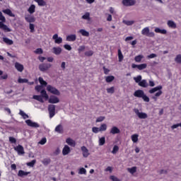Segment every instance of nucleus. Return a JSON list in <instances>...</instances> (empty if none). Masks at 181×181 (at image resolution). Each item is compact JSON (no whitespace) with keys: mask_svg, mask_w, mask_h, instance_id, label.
Masks as SVG:
<instances>
[{"mask_svg":"<svg viewBox=\"0 0 181 181\" xmlns=\"http://www.w3.org/2000/svg\"><path fill=\"white\" fill-rule=\"evenodd\" d=\"M134 96L137 98H142L145 103H149V97L146 96L145 92L142 90H137L134 93Z\"/></svg>","mask_w":181,"mask_h":181,"instance_id":"obj_1","label":"nucleus"},{"mask_svg":"<svg viewBox=\"0 0 181 181\" xmlns=\"http://www.w3.org/2000/svg\"><path fill=\"white\" fill-rule=\"evenodd\" d=\"M161 90H162V86H156V87L153 88L151 90H149L148 93L150 94H153L154 93H156V91H158L155 94V96L160 97V95H162V94H163V92Z\"/></svg>","mask_w":181,"mask_h":181,"instance_id":"obj_2","label":"nucleus"},{"mask_svg":"<svg viewBox=\"0 0 181 181\" xmlns=\"http://www.w3.org/2000/svg\"><path fill=\"white\" fill-rule=\"evenodd\" d=\"M141 35H143L144 36H147L148 37H155V33L150 32L148 27L144 28L141 30Z\"/></svg>","mask_w":181,"mask_h":181,"instance_id":"obj_3","label":"nucleus"},{"mask_svg":"<svg viewBox=\"0 0 181 181\" xmlns=\"http://www.w3.org/2000/svg\"><path fill=\"white\" fill-rule=\"evenodd\" d=\"M47 90L49 91V93H51V94H54V95H60V91L51 85H48L47 86Z\"/></svg>","mask_w":181,"mask_h":181,"instance_id":"obj_4","label":"nucleus"},{"mask_svg":"<svg viewBox=\"0 0 181 181\" xmlns=\"http://www.w3.org/2000/svg\"><path fill=\"white\" fill-rule=\"evenodd\" d=\"M50 67H52V64L43 63L39 65V70L40 71L45 72L47 71Z\"/></svg>","mask_w":181,"mask_h":181,"instance_id":"obj_5","label":"nucleus"},{"mask_svg":"<svg viewBox=\"0 0 181 181\" xmlns=\"http://www.w3.org/2000/svg\"><path fill=\"white\" fill-rule=\"evenodd\" d=\"M48 111L49 114V118H53L54 115H56V105H48Z\"/></svg>","mask_w":181,"mask_h":181,"instance_id":"obj_6","label":"nucleus"},{"mask_svg":"<svg viewBox=\"0 0 181 181\" xmlns=\"http://www.w3.org/2000/svg\"><path fill=\"white\" fill-rule=\"evenodd\" d=\"M134 112L140 119H146V118H148V115L146 113L142 112H140L138 109H134Z\"/></svg>","mask_w":181,"mask_h":181,"instance_id":"obj_7","label":"nucleus"},{"mask_svg":"<svg viewBox=\"0 0 181 181\" xmlns=\"http://www.w3.org/2000/svg\"><path fill=\"white\" fill-rule=\"evenodd\" d=\"M122 5L124 6H134L135 4H136V1L135 0H122Z\"/></svg>","mask_w":181,"mask_h":181,"instance_id":"obj_8","label":"nucleus"},{"mask_svg":"<svg viewBox=\"0 0 181 181\" xmlns=\"http://www.w3.org/2000/svg\"><path fill=\"white\" fill-rule=\"evenodd\" d=\"M25 124H27L28 127H31V128H39V127H40L37 122H33L31 119L25 120Z\"/></svg>","mask_w":181,"mask_h":181,"instance_id":"obj_9","label":"nucleus"},{"mask_svg":"<svg viewBox=\"0 0 181 181\" xmlns=\"http://www.w3.org/2000/svg\"><path fill=\"white\" fill-rule=\"evenodd\" d=\"M48 103L49 104H57V103H60V100L57 96L51 95L48 100Z\"/></svg>","mask_w":181,"mask_h":181,"instance_id":"obj_10","label":"nucleus"},{"mask_svg":"<svg viewBox=\"0 0 181 181\" xmlns=\"http://www.w3.org/2000/svg\"><path fill=\"white\" fill-rule=\"evenodd\" d=\"M148 66V64H141L139 65H136L135 64H132V69H138L139 70H144V69H146Z\"/></svg>","mask_w":181,"mask_h":181,"instance_id":"obj_11","label":"nucleus"},{"mask_svg":"<svg viewBox=\"0 0 181 181\" xmlns=\"http://www.w3.org/2000/svg\"><path fill=\"white\" fill-rule=\"evenodd\" d=\"M53 40H54V43L57 45H60L61 43H63V38L62 37H59V35L54 34L52 36Z\"/></svg>","mask_w":181,"mask_h":181,"instance_id":"obj_12","label":"nucleus"},{"mask_svg":"<svg viewBox=\"0 0 181 181\" xmlns=\"http://www.w3.org/2000/svg\"><path fill=\"white\" fill-rule=\"evenodd\" d=\"M14 150H16V151L18 152V155H25V149L23 148V146H22L21 145H18L14 147Z\"/></svg>","mask_w":181,"mask_h":181,"instance_id":"obj_13","label":"nucleus"},{"mask_svg":"<svg viewBox=\"0 0 181 181\" xmlns=\"http://www.w3.org/2000/svg\"><path fill=\"white\" fill-rule=\"evenodd\" d=\"M81 151H82L83 158H88V156H90V153L88 152V148H87V147L83 146L81 148Z\"/></svg>","mask_w":181,"mask_h":181,"instance_id":"obj_14","label":"nucleus"},{"mask_svg":"<svg viewBox=\"0 0 181 181\" xmlns=\"http://www.w3.org/2000/svg\"><path fill=\"white\" fill-rule=\"evenodd\" d=\"M52 53L56 54V56L62 54V48L60 47H54L52 48Z\"/></svg>","mask_w":181,"mask_h":181,"instance_id":"obj_15","label":"nucleus"},{"mask_svg":"<svg viewBox=\"0 0 181 181\" xmlns=\"http://www.w3.org/2000/svg\"><path fill=\"white\" fill-rule=\"evenodd\" d=\"M15 67L18 71H20V73H22V71H23V69H25L23 65H22V64H20L19 62L15 63Z\"/></svg>","mask_w":181,"mask_h":181,"instance_id":"obj_16","label":"nucleus"},{"mask_svg":"<svg viewBox=\"0 0 181 181\" xmlns=\"http://www.w3.org/2000/svg\"><path fill=\"white\" fill-rule=\"evenodd\" d=\"M69 152H71L70 147L67 145H65L62 150V155L66 156V155H69Z\"/></svg>","mask_w":181,"mask_h":181,"instance_id":"obj_17","label":"nucleus"},{"mask_svg":"<svg viewBox=\"0 0 181 181\" xmlns=\"http://www.w3.org/2000/svg\"><path fill=\"white\" fill-rule=\"evenodd\" d=\"M121 133V130H119V129H118V127L114 126L112 127V129H110V134H112V135H115L116 134H120Z\"/></svg>","mask_w":181,"mask_h":181,"instance_id":"obj_18","label":"nucleus"},{"mask_svg":"<svg viewBox=\"0 0 181 181\" xmlns=\"http://www.w3.org/2000/svg\"><path fill=\"white\" fill-rule=\"evenodd\" d=\"M55 132H57V134H63L64 132V129H63V125L62 124H58L54 129Z\"/></svg>","mask_w":181,"mask_h":181,"instance_id":"obj_19","label":"nucleus"},{"mask_svg":"<svg viewBox=\"0 0 181 181\" xmlns=\"http://www.w3.org/2000/svg\"><path fill=\"white\" fill-rule=\"evenodd\" d=\"M28 175H30V172H25L22 170H20L18 173L19 177H25V176H28Z\"/></svg>","mask_w":181,"mask_h":181,"instance_id":"obj_20","label":"nucleus"},{"mask_svg":"<svg viewBox=\"0 0 181 181\" xmlns=\"http://www.w3.org/2000/svg\"><path fill=\"white\" fill-rule=\"evenodd\" d=\"M66 142L67 144L69 145V146H76V141L73 140L71 138L66 139Z\"/></svg>","mask_w":181,"mask_h":181,"instance_id":"obj_21","label":"nucleus"},{"mask_svg":"<svg viewBox=\"0 0 181 181\" xmlns=\"http://www.w3.org/2000/svg\"><path fill=\"white\" fill-rule=\"evenodd\" d=\"M167 25L169 28H171V29H176L177 28L176 23L173 21H168Z\"/></svg>","mask_w":181,"mask_h":181,"instance_id":"obj_22","label":"nucleus"},{"mask_svg":"<svg viewBox=\"0 0 181 181\" xmlns=\"http://www.w3.org/2000/svg\"><path fill=\"white\" fill-rule=\"evenodd\" d=\"M154 32H156V33H161V35H166V33H168V31L166 30H161L159 28H156Z\"/></svg>","mask_w":181,"mask_h":181,"instance_id":"obj_23","label":"nucleus"},{"mask_svg":"<svg viewBox=\"0 0 181 181\" xmlns=\"http://www.w3.org/2000/svg\"><path fill=\"white\" fill-rule=\"evenodd\" d=\"M77 39V36L76 35H69L66 37L67 42H74Z\"/></svg>","mask_w":181,"mask_h":181,"instance_id":"obj_24","label":"nucleus"},{"mask_svg":"<svg viewBox=\"0 0 181 181\" xmlns=\"http://www.w3.org/2000/svg\"><path fill=\"white\" fill-rule=\"evenodd\" d=\"M139 86L140 87H144V88H146L149 85L148 84V82L146 81V80L143 79L139 82Z\"/></svg>","mask_w":181,"mask_h":181,"instance_id":"obj_25","label":"nucleus"},{"mask_svg":"<svg viewBox=\"0 0 181 181\" xmlns=\"http://www.w3.org/2000/svg\"><path fill=\"white\" fill-rule=\"evenodd\" d=\"M0 29H3L6 32H11V29L8 28V25L4 24L2 22H0Z\"/></svg>","mask_w":181,"mask_h":181,"instance_id":"obj_26","label":"nucleus"},{"mask_svg":"<svg viewBox=\"0 0 181 181\" xmlns=\"http://www.w3.org/2000/svg\"><path fill=\"white\" fill-rule=\"evenodd\" d=\"M3 42H4L6 45H8L9 46L13 45V40H10L8 37H3Z\"/></svg>","mask_w":181,"mask_h":181,"instance_id":"obj_27","label":"nucleus"},{"mask_svg":"<svg viewBox=\"0 0 181 181\" xmlns=\"http://www.w3.org/2000/svg\"><path fill=\"white\" fill-rule=\"evenodd\" d=\"M4 13H6V15H8V16H11L12 18H14L15 14L12 13V11L11 9L7 8L5 10H3Z\"/></svg>","mask_w":181,"mask_h":181,"instance_id":"obj_28","label":"nucleus"},{"mask_svg":"<svg viewBox=\"0 0 181 181\" xmlns=\"http://www.w3.org/2000/svg\"><path fill=\"white\" fill-rule=\"evenodd\" d=\"M52 162V160L49 158H44L42 160V163L44 165V166H47L48 165H50V163Z\"/></svg>","mask_w":181,"mask_h":181,"instance_id":"obj_29","label":"nucleus"},{"mask_svg":"<svg viewBox=\"0 0 181 181\" xmlns=\"http://www.w3.org/2000/svg\"><path fill=\"white\" fill-rule=\"evenodd\" d=\"M40 93L41 97H42V98H45V100H49V95H47L46 90L43 89L40 91Z\"/></svg>","mask_w":181,"mask_h":181,"instance_id":"obj_30","label":"nucleus"},{"mask_svg":"<svg viewBox=\"0 0 181 181\" xmlns=\"http://www.w3.org/2000/svg\"><path fill=\"white\" fill-rule=\"evenodd\" d=\"M33 98L34 100H37V101H40V103H45V100H43V98H42V95H34L33 96Z\"/></svg>","mask_w":181,"mask_h":181,"instance_id":"obj_31","label":"nucleus"},{"mask_svg":"<svg viewBox=\"0 0 181 181\" xmlns=\"http://www.w3.org/2000/svg\"><path fill=\"white\" fill-rule=\"evenodd\" d=\"M79 33H81L82 35V36H86V37H88V36H90V33H88V31H86L84 29L80 30Z\"/></svg>","mask_w":181,"mask_h":181,"instance_id":"obj_32","label":"nucleus"},{"mask_svg":"<svg viewBox=\"0 0 181 181\" xmlns=\"http://www.w3.org/2000/svg\"><path fill=\"white\" fill-rule=\"evenodd\" d=\"M114 80H115V77L114 76H108L105 77L106 83H112Z\"/></svg>","mask_w":181,"mask_h":181,"instance_id":"obj_33","label":"nucleus"},{"mask_svg":"<svg viewBox=\"0 0 181 181\" xmlns=\"http://www.w3.org/2000/svg\"><path fill=\"white\" fill-rule=\"evenodd\" d=\"M35 2H37L39 6H46V1L45 0H34Z\"/></svg>","mask_w":181,"mask_h":181,"instance_id":"obj_34","label":"nucleus"},{"mask_svg":"<svg viewBox=\"0 0 181 181\" xmlns=\"http://www.w3.org/2000/svg\"><path fill=\"white\" fill-rule=\"evenodd\" d=\"M35 9H36V6H35V4H32L28 9V11L30 14L35 13Z\"/></svg>","mask_w":181,"mask_h":181,"instance_id":"obj_35","label":"nucleus"},{"mask_svg":"<svg viewBox=\"0 0 181 181\" xmlns=\"http://www.w3.org/2000/svg\"><path fill=\"white\" fill-rule=\"evenodd\" d=\"M25 19L26 22H28V23H33V22H35V17L33 16L25 17Z\"/></svg>","mask_w":181,"mask_h":181,"instance_id":"obj_36","label":"nucleus"},{"mask_svg":"<svg viewBox=\"0 0 181 181\" xmlns=\"http://www.w3.org/2000/svg\"><path fill=\"white\" fill-rule=\"evenodd\" d=\"M38 81L41 84L42 87V86H44L45 87H46V86H47V82H46L45 80H43V78H42V77H40L38 78Z\"/></svg>","mask_w":181,"mask_h":181,"instance_id":"obj_37","label":"nucleus"},{"mask_svg":"<svg viewBox=\"0 0 181 181\" xmlns=\"http://www.w3.org/2000/svg\"><path fill=\"white\" fill-rule=\"evenodd\" d=\"M138 136H139L136 134L132 135V141L134 144H136V142H138Z\"/></svg>","mask_w":181,"mask_h":181,"instance_id":"obj_38","label":"nucleus"},{"mask_svg":"<svg viewBox=\"0 0 181 181\" xmlns=\"http://www.w3.org/2000/svg\"><path fill=\"white\" fill-rule=\"evenodd\" d=\"M134 80L135 83H137L139 84L142 81V76L139 75V76H137V77H134Z\"/></svg>","mask_w":181,"mask_h":181,"instance_id":"obj_39","label":"nucleus"},{"mask_svg":"<svg viewBox=\"0 0 181 181\" xmlns=\"http://www.w3.org/2000/svg\"><path fill=\"white\" fill-rule=\"evenodd\" d=\"M118 57H119V62H122V60H124V55L122 54V52L119 49H118Z\"/></svg>","mask_w":181,"mask_h":181,"instance_id":"obj_40","label":"nucleus"},{"mask_svg":"<svg viewBox=\"0 0 181 181\" xmlns=\"http://www.w3.org/2000/svg\"><path fill=\"white\" fill-rule=\"evenodd\" d=\"M105 144V137L103 136L99 139V146H103Z\"/></svg>","mask_w":181,"mask_h":181,"instance_id":"obj_41","label":"nucleus"},{"mask_svg":"<svg viewBox=\"0 0 181 181\" xmlns=\"http://www.w3.org/2000/svg\"><path fill=\"white\" fill-rule=\"evenodd\" d=\"M78 175H87V170L84 168L79 169Z\"/></svg>","mask_w":181,"mask_h":181,"instance_id":"obj_42","label":"nucleus"},{"mask_svg":"<svg viewBox=\"0 0 181 181\" xmlns=\"http://www.w3.org/2000/svg\"><path fill=\"white\" fill-rule=\"evenodd\" d=\"M107 93H108V94H114V93H115V89L114 86L107 88Z\"/></svg>","mask_w":181,"mask_h":181,"instance_id":"obj_43","label":"nucleus"},{"mask_svg":"<svg viewBox=\"0 0 181 181\" xmlns=\"http://www.w3.org/2000/svg\"><path fill=\"white\" fill-rule=\"evenodd\" d=\"M100 132H104V131H107V124H103L100 125V127H99Z\"/></svg>","mask_w":181,"mask_h":181,"instance_id":"obj_44","label":"nucleus"},{"mask_svg":"<svg viewBox=\"0 0 181 181\" xmlns=\"http://www.w3.org/2000/svg\"><path fill=\"white\" fill-rule=\"evenodd\" d=\"M19 114L20 115H21V117H23L24 119H26V118H29V115H28L26 113H25V112L22 110H20Z\"/></svg>","mask_w":181,"mask_h":181,"instance_id":"obj_45","label":"nucleus"},{"mask_svg":"<svg viewBox=\"0 0 181 181\" xmlns=\"http://www.w3.org/2000/svg\"><path fill=\"white\" fill-rule=\"evenodd\" d=\"M82 19H85L86 21H90V13H86L83 16Z\"/></svg>","mask_w":181,"mask_h":181,"instance_id":"obj_46","label":"nucleus"},{"mask_svg":"<svg viewBox=\"0 0 181 181\" xmlns=\"http://www.w3.org/2000/svg\"><path fill=\"white\" fill-rule=\"evenodd\" d=\"M28 80L26 78H19L18 79V83H19L20 84H23L24 83H28Z\"/></svg>","mask_w":181,"mask_h":181,"instance_id":"obj_47","label":"nucleus"},{"mask_svg":"<svg viewBox=\"0 0 181 181\" xmlns=\"http://www.w3.org/2000/svg\"><path fill=\"white\" fill-rule=\"evenodd\" d=\"M127 170L128 172H129V173H132V175H134V173L136 172V167H132L131 168H128Z\"/></svg>","mask_w":181,"mask_h":181,"instance_id":"obj_48","label":"nucleus"},{"mask_svg":"<svg viewBox=\"0 0 181 181\" xmlns=\"http://www.w3.org/2000/svg\"><path fill=\"white\" fill-rule=\"evenodd\" d=\"M123 23L124 25H127V26H132L133 23H134V21H123Z\"/></svg>","mask_w":181,"mask_h":181,"instance_id":"obj_49","label":"nucleus"},{"mask_svg":"<svg viewBox=\"0 0 181 181\" xmlns=\"http://www.w3.org/2000/svg\"><path fill=\"white\" fill-rule=\"evenodd\" d=\"M36 163V160H33L31 162L27 163V166L33 168Z\"/></svg>","mask_w":181,"mask_h":181,"instance_id":"obj_50","label":"nucleus"},{"mask_svg":"<svg viewBox=\"0 0 181 181\" xmlns=\"http://www.w3.org/2000/svg\"><path fill=\"white\" fill-rule=\"evenodd\" d=\"M143 57H144L142 55H138V56L135 57L134 60L137 63H139L142 60Z\"/></svg>","mask_w":181,"mask_h":181,"instance_id":"obj_51","label":"nucleus"},{"mask_svg":"<svg viewBox=\"0 0 181 181\" xmlns=\"http://www.w3.org/2000/svg\"><path fill=\"white\" fill-rule=\"evenodd\" d=\"M175 60L176 63L181 64V54L177 55Z\"/></svg>","mask_w":181,"mask_h":181,"instance_id":"obj_52","label":"nucleus"},{"mask_svg":"<svg viewBox=\"0 0 181 181\" xmlns=\"http://www.w3.org/2000/svg\"><path fill=\"white\" fill-rule=\"evenodd\" d=\"M118 151H119V147H118V146H114L112 153L115 154Z\"/></svg>","mask_w":181,"mask_h":181,"instance_id":"obj_53","label":"nucleus"},{"mask_svg":"<svg viewBox=\"0 0 181 181\" xmlns=\"http://www.w3.org/2000/svg\"><path fill=\"white\" fill-rule=\"evenodd\" d=\"M34 53H35V54H42L43 49H42V48H38L35 51H34Z\"/></svg>","mask_w":181,"mask_h":181,"instance_id":"obj_54","label":"nucleus"},{"mask_svg":"<svg viewBox=\"0 0 181 181\" xmlns=\"http://www.w3.org/2000/svg\"><path fill=\"white\" fill-rule=\"evenodd\" d=\"M0 21H1L2 23L6 22V18H5V16L2 15V12L0 11Z\"/></svg>","mask_w":181,"mask_h":181,"instance_id":"obj_55","label":"nucleus"},{"mask_svg":"<svg viewBox=\"0 0 181 181\" xmlns=\"http://www.w3.org/2000/svg\"><path fill=\"white\" fill-rule=\"evenodd\" d=\"M46 142H47V140L46 139L45 137L42 138L40 141L39 144L40 145H45V144H46Z\"/></svg>","mask_w":181,"mask_h":181,"instance_id":"obj_56","label":"nucleus"},{"mask_svg":"<svg viewBox=\"0 0 181 181\" xmlns=\"http://www.w3.org/2000/svg\"><path fill=\"white\" fill-rule=\"evenodd\" d=\"M8 139H9V142H11V144H16V139H15L14 137L10 136L8 138Z\"/></svg>","mask_w":181,"mask_h":181,"instance_id":"obj_57","label":"nucleus"},{"mask_svg":"<svg viewBox=\"0 0 181 181\" xmlns=\"http://www.w3.org/2000/svg\"><path fill=\"white\" fill-rule=\"evenodd\" d=\"M104 119H105V117L100 116L97 118L96 122H103V121H104Z\"/></svg>","mask_w":181,"mask_h":181,"instance_id":"obj_58","label":"nucleus"},{"mask_svg":"<svg viewBox=\"0 0 181 181\" xmlns=\"http://www.w3.org/2000/svg\"><path fill=\"white\" fill-rule=\"evenodd\" d=\"M92 131H93V132H94V134H98V132H100V128H98V127H93Z\"/></svg>","mask_w":181,"mask_h":181,"instance_id":"obj_59","label":"nucleus"},{"mask_svg":"<svg viewBox=\"0 0 181 181\" xmlns=\"http://www.w3.org/2000/svg\"><path fill=\"white\" fill-rule=\"evenodd\" d=\"M29 28H30V32L33 33V32H35V25L33 23H30Z\"/></svg>","mask_w":181,"mask_h":181,"instance_id":"obj_60","label":"nucleus"},{"mask_svg":"<svg viewBox=\"0 0 181 181\" xmlns=\"http://www.w3.org/2000/svg\"><path fill=\"white\" fill-rule=\"evenodd\" d=\"M94 52H93V51H87L85 52V56H88V57H90V56H93Z\"/></svg>","mask_w":181,"mask_h":181,"instance_id":"obj_61","label":"nucleus"},{"mask_svg":"<svg viewBox=\"0 0 181 181\" xmlns=\"http://www.w3.org/2000/svg\"><path fill=\"white\" fill-rule=\"evenodd\" d=\"M85 49H86V47L80 46L79 48L78 49V53H81V52H84Z\"/></svg>","mask_w":181,"mask_h":181,"instance_id":"obj_62","label":"nucleus"},{"mask_svg":"<svg viewBox=\"0 0 181 181\" xmlns=\"http://www.w3.org/2000/svg\"><path fill=\"white\" fill-rule=\"evenodd\" d=\"M42 88H43V87L42 86H35V90L36 91H37L38 93L40 92V90H42Z\"/></svg>","mask_w":181,"mask_h":181,"instance_id":"obj_63","label":"nucleus"},{"mask_svg":"<svg viewBox=\"0 0 181 181\" xmlns=\"http://www.w3.org/2000/svg\"><path fill=\"white\" fill-rule=\"evenodd\" d=\"M110 179L112 181H121V180H119V179H118V177H117L114 175L110 176Z\"/></svg>","mask_w":181,"mask_h":181,"instance_id":"obj_64","label":"nucleus"}]
</instances>
